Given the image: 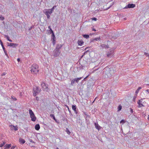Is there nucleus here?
Wrapping results in <instances>:
<instances>
[{
	"label": "nucleus",
	"instance_id": "obj_6",
	"mask_svg": "<svg viewBox=\"0 0 149 149\" xmlns=\"http://www.w3.org/2000/svg\"><path fill=\"white\" fill-rule=\"evenodd\" d=\"M60 51L57 50V49H55L53 51V55L54 56L57 57L60 54Z\"/></svg>",
	"mask_w": 149,
	"mask_h": 149
},
{
	"label": "nucleus",
	"instance_id": "obj_45",
	"mask_svg": "<svg viewBox=\"0 0 149 149\" xmlns=\"http://www.w3.org/2000/svg\"><path fill=\"white\" fill-rule=\"evenodd\" d=\"M130 111L131 112V113H133V109L131 108H130Z\"/></svg>",
	"mask_w": 149,
	"mask_h": 149
},
{
	"label": "nucleus",
	"instance_id": "obj_2",
	"mask_svg": "<svg viewBox=\"0 0 149 149\" xmlns=\"http://www.w3.org/2000/svg\"><path fill=\"white\" fill-rule=\"evenodd\" d=\"M41 89L38 86H35L33 88V94L34 96H36L37 94L41 92Z\"/></svg>",
	"mask_w": 149,
	"mask_h": 149
},
{
	"label": "nucleus",
	"instance_id": "obj_54",
	"mask_svg": "<svg viewBox=\"0 0 149 149\" xmlns=\"http://www.w3.org/2000/svg\"><path fill=\"white\" fill-rule=\"evenodd\" d=\"M5 74L4 73H3L2 74V75H4Z\"/></svg>",
	"mask_w": 149,
	"mask_h": 149
},
{
	"label": "nucleus",
	"instance_id": "obj_34",
	"mask_svg": "<svg viewBox=\"0 0 149 149\" xmlns=\"http://www.w3.org/2000/svg\"><path fill=\"white\" fill-rule=\"evenodd\" d=\"M84 115L86 116V117H89V116L88 114V113H86V112H84Z\"/></svg>",
	"mask_w": 149,
	"mask_h": 149
},
{
	"label": "nucleus",
	"instance_id": "obj_19",
	"mask_svg": "<svg viewBox=\"0 0 149 149\" xmlns=\"http://www.w3.org/2000/svg\"><path fill=\"white\" fill-rule=\"evenodd\" d=\"M82 36L84 38L87 39H88L89 38V36L88 34H82Z\"/></svg>",
	"mask_w": 149,
	"mask_h": 149
},
{
	"label": "nucleus",
	"instance_id": "obj_32",
	"mask_svg": "<svg viewBox=\"0 0 149 149\" xmlns=\"http://www.w3.org/2000/svg\"><path fill=\"white\" fill-rule=\"evenodd\" d=\"M137 96V95L135 94V96L134 97L133 99V100L134 102H135V99L136 97V96Z\"/></svg>",
	"mask_w": 149,
	"mask_h": 149
},
{
	"label": "nucleus",
	"instance_id": "obj_26",
	"mask_svg": "<svg viewBox=\"0 0 149 149\" xmlns=\"http://www.w3.org/2000/svg\"><path fill=\"white\" fill-rule=\"evenodd\" d=\"M65 131L67 132V133L68 134H70L71 133V132L69 130V129L67 128H66Z\"/></svg>",
	"mask_w": 149,
	"mask_h": 149
},
{
	"label": "nucleus",
	"instance_id": "obj_13",
	"mask_svg": "<svg viewBox=\"0 0 149 149\" xmlns=\"http://www.w3.org/2000/svg\"><path fill=\"white\" fill-rule=\"evenodd\" d=\"M84 64L81 65V67L82 69H84V68L83 67L87 66L88 64L87 62L86 61H84Z\"/></svg>",
	"mask_w": 149,
	"mask_h": 149
},
{
	"label": "nucleus",
	"instance_id": "obj_21",
	"mask_svg": "<svg viewBox=\"0 0 149 149\" xmlns=\"http://www.w3.org/2000/svg\"><path fill=\"white\" fill-rule=\"evenodd\" d=\"M61 46V45H57L55 49H57V50L60 51V49Z\"/></svg>",
	"mask_w": 149,
	"mask_h": 149
},
{
	"label": "nucleus",
	"instance_id": "obj_59",
	"mask_svg": "<svg viewBox=\"0 0 149 149\" xmlns=\"http://www.w3.org/2000/svg\"><path fill=\"white\" fill-rule=\"evenodd\" d=\"M93 34H94V33H92V34H90V35H93Z\"/></svg>",
	"mask_w": 149,
	"mask_h": 149
},
{
	"label": "nucleus",
	"instance_id": "obj_39",
	"mask_svg": "<svg viewBox=\"0 0 149 149\" xmlns=\"http://www.w3.org/2000/svg\"><path fill=\"white\" fill-rule=\"evenodd\" d=\"M5 143H6L5 142H3V143L2 144H1V145H0V147H2L3 146V145H5Z\"/></svg>",
	"mask_w": 149,
	"mask_h": 149
},
{
	"label": "nucleus",
	"instance_id": "obj_24",
	"mask_svg": "<svg viewBox=\"0 0 149 149\" xmlns=\"http://www.w3.org/2000/svg\"><path fill=\"white\" fill-rule=\"evenodd\" d=\"M141 87H139L138 89L136 90L135 92V93L136 95H137V94L139 92V91L141 89Z\"/></svg>",
	"mask_w": 149,
	"mask_h": 149
},
{
	"label": "nucleus",
	"instance_id": "obj_7",
	"mask_svg": "<svg viewBox=\"0 0 149 149\" xmlns=\"http://www.w3.org/2000/svg\"><path fill=\"white\" fill-rule=\"evenodd\" d=\"M135 6V5L134 4H129L126 6L124 9H126L128 8H134Z\"/></svg>",
	"mask_w": 149,
	"mask_h": 149
},
{
	"label": "nucleus",
	"instance_id": "obj_51",
	"mask_svg": "<svg viewBox=\"0 0 149 149\" xmlns=\"http://www.w3.org/2000/svg\"><path fill=\"white\" fill-rule=\"evenodd\" d=\"M48 28L49 29V30H50V29H52L51 28V27L50 26H48Z\"/></svg>",
	"mask_w": 149,
	"mask_h": 149
},
{
	"label": "nucleus",
	"instance_id": "obj_25",
	"mask_svg": "<svg viewBox=\"0 0 149 149\" xmlns=\"http://www.w3.org/2000/svg\"><path fill=\"white\" fill-rule=\"evenodd\" d=\"M89 51L88 50H87L85 52H84V54L83 55H82L81 57V58H80L79 60V61L81 59V58L83 57L84 56V54H86V53H87V52H89Z\"/></svg>",
	"mask_w": 149,
	"mask_h": 149
},
{
	"label": "nucleus",
	"instance_id": "obj_1",
	"mask_svg": "<svg viewBox=\"0 0 149 149\" xmlns=\"http://www.w3.org/2000/svg\"><path fill=\"white\" fill-rule=\"evenodd\" d=\"M31 73L33 74L37 73L39 71L38 65L36 64H33L31 67Z\"/></svg>",
	"mask_w": 149,
	"mask_h": 149
},
{
	"label": "nucleus",
	"instance_id": "obj_61",
	"mask_svg": "<svg viewBox=\"0 0 149 149\" xmlns=\"http://www.w3.org/2000/svg\"><path fill=\"white\" fill-rule=\"evenodd\" d=\"M3 24H5V22H3Z\"/></svg>",
	"mask_w": 149,
	"mask_h": 149
},
{
	"label": "nucleus",
	"instance_id": "obj_48",
	"mask_svg": "<svg viewBox=\"0 0 149 149\" xmlns=\"http://www.w3.org/2000/svg\"><path fill=\"white\" fill-rule=\"evenodd\" d=\"M17 61L18 62H19L20 61V59L19 58H18L17 59Z\"/></svg>",
	"mask_w": 149,
	"mask_h": 149
},
{
	"label": "nucleus",
	"instance_id": "obj_9",
	"mask_svg": "<svg viewBox=\"0 0 149 149\" xmlns=\"http://www.w3.org/2000/svg\"><path fill=\"white\" fill-rule=\"evenodd\" d=\"M101 40V38L100 37L94 38H93L91 39L90 42L91 43L92 42L97 41L98 40Z\"/></svg>",
	"mask_w": 149,
	"mask_h": 149
},
{
	"label": "nucleus",
	"instance_id": "obj_5",
	"mask_svg": "<svg viewBox=\"0 0 149 149\" xmlns=\"http://www.w3.org/2000/svg\"><path fill=\"white\" fill-rule=\"evenodd\" d=\"M143 99H141V100H138L137 101V104H138L137 107H138L139 108L142 107H144V106L142 104V100Z\"/></svg>",
	"mask_w": 149,
	"mask_h": 149
},
{
	"label": "nucleus",
	"instance_id": "obj_27",
	"mask_svg": "<svg viewBox=\"0 0 149 149\" xmlns=\"http://www.w3.org/2000/svg\"><path fill=\"white\" fill-rule=\"evenodd\" d=\"M118 111H120L122 108V107L120 105H119L118 107Z\"/></svg>",
	"mask_w": 149,
	"mask_h": 149
},
{
	"label": "nucleus",
	"instance_id": "obj_33",
	"mask_svg": "<svg viewBox=\"0 0 149 149\" xmlns=\"http://www.w3.org/2000/svg\"><path fill=\"white\" fill-rule=\"evenodd\" d=\"M50 33L52 34V35H53V34H54V32L53 31V30H52V29H50Z\"/></svg>",
	"mask_w": 149,
	"mask_h": 149
},
{
	"label": "nucleus",
	"instance_id": "obj_22",
	"mask_svg": "<svg viewBox=\"0 0 149 149\" xmlns=\"http://www.w3.org/2000/svg\"><path fill=\"white\" fill-rule=\"evenodd\" d=\"M82 78V77H80L79 78H75L74 79V80H75V81L77 82L78 83L79 81Z\"/></svg>",
	"mask_w": 149,
	"mask_h": 149
},
{
	"label": "nucleus",
	"instance_id": "obj_15",
	"mask_svg": "<svg viewBox=\"0 0 149 149\" xmlns=\"http://www.w3.org/2000/svg\"><path fill=\"white\" fill-rule=\"evenodd\" d=\"M10 44V46L12 47H15L16 46H17L18 45V44H17L14 43H11Z\"/></svg>",
	"mask_w": 149,
	"mask_h": 149
},
{
	"label": "nucleus",
	"instance_id": "obj_36",
	"mask_svg": "<svg viewBox=\"0 0 149 149\" xmlns=\"http://www.w3.org/2000/svg\"><path fill=\"white\" fill-rule=\"evenodd\" d=\"M109 53L111 54V53H112V54H113V53L114 52V51H113V50L112 49V50H110V51H109Z\"/></svg>",
	"mask_w": 149,
	"mask_h": 149
},
{
	"label": "nucleus",
	"instance_id": "obj_20",
	"mask_svg": "<svg viewBox=\"0 0 149 149\" xmlns=\"http://www.w3.org/2000/svg\"><path fill=\"white\" fill-rule=\"evenodd\" d=\"M50 116L51 117H52V118H53V119L55 120V121H56V122H57V120L56 119L55 116H54V114H50Z\"/></svg>",
	"mask_w": 149,
	"mask_h": 149
},
{
	"label": "nucleus",
	"instance_id": "obj_28",
	"mask_svg": "<svg viewBox=\"0 0 149 149\" xmlns=\"http://www.w3.org/2000/svg\"><path fill=\"white\" fill-rule=\"evenodd\" d=\"M75 81V80H74V79L72 80L71 81V85L72 86H73V84L74 83Z\"/></svg>",
	"mask_w": 149,
	"mask_h": 149
},
{
	"label": "nucleus",
	"instance_id": "obj_43",
	"mask_svg": "<svg viewBox=\"0 0 149 149\" xmlns=\"http://www.w3.org/2000/svg\"><path fill=\"white\" fill-rule=\"evenodd\" d=\"M67 108L68 109V111L70 112V113H71V111L70 110L69 107L68 106H66Z\"/></svg>",
	"mask_w": 149,
	"mask_h": 149
},
{
	"label": "nucleus",
	"instance_id": "obj_63",
	"mask_svg": "<svg viewBox=\"0 0 149 149\" xmlns=\"http://www.w3.org/2000/svg\"><path fill=\"white\" fill-rule=\"evenodd\" d=\"M147 85H148V86H149V84H147Z\"/></svg>",
	"mask_w": 149,
	"mask_h": 149
},
{
	"label": "nucleus",
	"instance_id": "obj_23",
	"mask_svg": "<svg viewBox=\"0 0 149 149\" xmlns=\"http://www.w3.org/2000/svg\"><path fill=\"white\" fill-rule=\"evenodd\" d=\"M52 40H56V37L54 34L52 35Z\"/></svg>",
	"mask_w": 149,
	"mask_h": 149
},
{
	"label": "nucleus",
	"instance_id": "obj_38",
	"mask_svg": "<svg viewBox=\"0 0 149 149\" xmlns=\"http://www.w3.org/2000/svg\"><path fill=\"white\" fill-rule=\"evenodd\" d=\"M5 37H6L7 38V39L9 40V39H10V37L9 36H7L6 35H5Z\"/></svg>",
	"mask_w": 149,
	"mask_h": 149
},
{
	"label": "nucleus",
	"instance_id": "obj_30",
	"mask_svg": "<svg viewBox=\"0 0 149 149\" xmlns=\"http://www.w3.org/2000/svg\"><path fill=\"white\" fill-rule=\"evenodd\" d=\"M56 7V6H54L51 9H49L50 10H51V11L53 12V11H54L55 7Z\"/></svg>",
	"mask_w": 149,
	"mask_h": 149
},
{
	"label": "nucleus",
	"instance_id": "obj_50",
	"mask_svg": "<svg viewBox=\"0 0 149 149\" xmlns=\"http://www.w3.org/2000/svg\"><path fill=\"white\" fill-rule=\"evenodd\" d=\"M92 30H93V31H96V29H92Z\"/></svg>",
	"mask_w": 149,
	"mask_h": 149
},
{
	"label": "nucleus",
	"instance_id": "obj_62",
	"mask_svg": "<svg viewBox=\"0 0 149 149\" xmlns=\"http://www.w3.org/2000/svg\"><path fill=\"white\" fill-rule=\"evenodd\" d=\"M31 27L30 29H29V30H30L31 29Z\"/></svg>",
	"mask_w": 149,
	"mask_h": 149
},
{
	"label": "nucleus",
	"instance_id": "obj_10",
	"mask_svg": "<svg viewBox=\"0 0 149 149\" xmlns=\"http://www.w3.org/2000/svg\"><path fill=\"white\" fill-rule=\"evenodd\" d=\"M0 44L2 47V48H3L5 53L6 54V51L5 50V48L3 45V43L2 41L0 40Z\"/></svg>",
	"mask_w": 149,
	"mask_h": 149
},
{
	"label": "nucleus",
	"instance_id": "obj_17",
	"mask_svg": "<svg viewBox=\"0 0 149 149\" xmlns=\"http://www.w3.org/2000/svg\"><path fill=\"white\" fill-rule=\"evenodd\" d=\"M78 43L79 45H82L84 43V42L82 40H78Z\"/></svg>",
	"mask_w": 149,
	"mask_h": 149
},
{
	"label": "nucleus",
	"instance_id": "obj_35",
	"mask_svg": "<svg viewBox=\"0 0 149 149\" xmlns=\"http://www.w3.org/2000/svg\"><path fill=\"white\" fill-rule=\"evenodd\" d=\"M91 19L93 20L96 21L97 20V18L96 17H92L91 18Z\"/></svg>",
	"mask_w": 149,
	"mask_h": 149
},
{
	"label": "nucleus",
	"instance_id": "obj_11",
	"mask_svg": "<svg viewBox=\"0 0 149 149\" xmlns=\"http://www.w3.org/2000/svg\"><path fill=\"white\" fill-rule=\"evenodd\" d=\"M72 109L74 111L76 114H77V112L76 110L77 107L75 105H72Z\"/></svg>",
	"mask_w": 149,
	"mask_h": 149
},
{
	"label": "nucleus",
	"instance_id": "obj_12",
	"mask_svg": "<svg viewBox=\"0 0 149 149\" xmlns=\"http://www.w3.org/2000/svg\"><path fill=\"white\" fill-rule=\"evenodd\" d=\"M19 142L21 144H23L25 143V141L24 139L20 138L19 139Z\"/></svg>",
	"mask_w": 149,
	"mask_h": 149
},
{
	"label": "nucleus",
	"instance_id": "obj_52",
	"mask_svg": "<svg viewBox=\"0 0 149 149\" xmlns=\"http://www.w3.org/2000/svg\"><path fill=\"white\" fill-rule=\"evenodd\" d=\"M146 91L147 92H149V89H147V90H146Z\"/></svg>",
	"mask_w": 149,
	"mask_h": 149
},
{
	"label": "nucleus",
	"instance_id": "obj_58",
	"mask_svg": "<svg viewBox=\"0 0 149 149\" xmlns=\"http://www.w3.org/2000/svg\"><path fill=\"white\" fill-rule=\"evenodd\" d=\"M148 119L149 120V115H148Z\"/></svg>",
	"mask_w": 149,
	"mask_h": 149
},
{
	"label": "nucleus",
	"instance_id": "obj_31",
	"mask_svg": "<svg viewBox=\"0 0 149 149\" xmlns=\"http://www.w3.org/2000/svg\"><path fill=\"white\" fill-rule=\"evenodd\" d=\"M11 146V144H7L6 145V147L8 148H10Z\"/></svg>",
	"mask_w": 149,
	"mask_h": 149
},
{
	"label": "nucleus",
	"instance_id": "obj_8",
	"mask_svg": "<svg viewBox=\"0 0 149 149\" xmlns=\"http://www.w3.org/2000/svg\"><path fill=\"white\" fill-rule=\"evenodd\" d=\"M41 86L44 90H46L48 88L47 85H46V84L44 82H42L41 84Z\"/></svg>",
	"mask_w": 149,
	"mask_h": 149
},
{
	"label": "nucleus",
	"instance_id": "obj_64",
	"mask_svg": "<svg viewBox=\"0 0 149 149\" xmlns=\"http://www.w3.org/2000/svg\"><path fill=\"white\" fill-rule=\"evenodd\" d=\"M87 120V119H86V121Z\"/></svg>",
	"mask_w": 149,
	"mask_h": 149
},
{
	"label": "nucleus",
	"instance_id": "obj_57",
	"mask_svg": "<svg viewBox=\"0 0 149 149\" xmlns=\"http://www.w3.org/2000/svg\"><path fill=\"white\" fill-rule=\"evenodd\" d=\"M30 141L31 142H33V141H32V140H31V141Z\"/></svg>",
	"mask_w": 149,
	"mask_h": 149
},
{
	"label": "nucleus",
	"instance_id": "obj_14",
	"mask_svg": "<svg viewBox=\"0 0 149 149\" xmlns=\"http://www.w3.org/2000/svg\"><path fill=\"white\" fill-rule=\"evenodd\" d=\"M95 126V128L98 129V130L100 129V127L98 125L97 123H94Z\"/></svg>",
	"mask_w": 149,
	"mask_h": 149
},
{
	"label": "nucleus",
	"instance_id": "obj_40",
	"mask_svg": "<svg viewBox=\"0 0 149 149\" xmlns=\"http://www.w3.org/2000/svg\"><path fill=\"white\" fill-rule=\"evenodd\" d=\"M52 41L53 45H54L56 43V40H52Z\"/></svg>",
	"mask_w": 149,
	"mask_h": 149
},
{
	"label": "nucleus",
	"instance_id": "obj_55",
	"mask_svg": "<svg viewBox=\"0 0 149 149\" xmlns=\"http://www.w3.org/2000/svg\"><path fill=\"white\" fill-rule=\"evenodd\" d=\"M15 148V147L14 146H13V147H12V148L13 149H14V148Z\"/></svg>",
	"mask_w": 149,
	"mask_h": 149
},
{
	"label": "nucleus",
	"instance_id": "obj_49",
	"mask_svg": "<svg viewBox=\"0 0 149 149\" xmlns=\"http://www.w3.org/2000/svg\"><path fill=\"white\" fill-rule=\"evenodd\" d=\"M14 129L15 130H16V131L17 130H18V129L17 128L15 127L14 128Z\"/></svg>",
	"mask_w": 149,
	"mask_h": 149
},
{
	"label": "nucleus",
	"instance_id": "obj_44",
	"mask_svg": "<svg viewBox=\"0 0 149 149\" xmlns=\"http://www.w3.org/2000/svg\"><path fill=\"white\" fill-rule=\"evenodd\" d=\"M13 96H11V98H12V99H13L15 101L16 100H17L16 98L15 97L13 98Z\"/></svg>",
	"mask_w": 149,
	"mask_h": 149
},
{
	"label": "nucleus",
	"instance_id": "obj_53",
	"mask_svg": "<svg viewBox=\"0 0 149 149\" xmlns=\"http://www.w3.org/2000/svg\"><path fill=\"white\" fill-rule=\"evenodd\" d=\"M8 41H9L10 42H12V40L10 39Z\"/></svg>",
	"mask_w": 149,
	"mask_h": 149
},
{
	"label": "nucleus",
	"instance_id": "obj_41",
	"mask_svg": "<svg viewBox=\"0 0 149 149\" xmlns=\"http://www.w3.org/2000/svg\"><path fill=\"white\" fill-rule=\"evenodd\" d=\"M89 76V75H88L86 77H85L84 79V80L85 81H86V79Z\"/></svg>",
	"mask_w": 149,
	"mask_h": 149
},
{
	"label": "nucleus",
	"instance_id": "obj_42",
	"mask_svg": "<svg viewBox=\"0 0 149 149\" xmlns=\"http://www.w3.org/2000/svg\"><path fill=\"white\" fill-rule=\"evenodd\" d=\"M39 98L38 97H36L35 98V100H37V101H38V100H39Z\"/></svg>",
	"mask_w": 149,
	"mask_h": 149
},
{
	"label": "nucleus",
	"instance_id": "obj_4",
	"mask_svg": "<svg viewBox=\"0 0 149 149\" xmlns=\"http://www.w3.org/2000/svg\"><path fill=\"white\" fill-rule=\"evenodd\" d=\"M29 113L31 118V120L33 121H35L36 120V117L35 116L34 113L31 109H29Z\"/></svg>",
	"mask_w": 149,
	"mask_h": 149
},
{
	"label": "nucleus",
	"instance_id": "obj_16",
	"mask_svg": "<svg viewBox=\"0 0 149 149\" xmlns=\"http://www.w3.org/2000/svg\"><path fill=\"white\" fill-rule=\"evenodd\" d=\"M40 125L39 124H36L35 127V129L37 130H39L40 129Z\"/></svg>",
	"mask_w": 149,
	"mask_h": 149
},
{
	"label": "nucleus",
	"instance_id": "obj_3",
	"mask_svg": "<svg viewBox=\"0 0 149 149\" xmlns=\"http://www.w3.org/2000/svg\"><path fill=\"white\" fill-rule=\"evenodd\" d=\"M44 13L47 16V18L48 19L49 18L50 16L49 15L51 14L52 13V12L51 11V10L49 9H45L44 11Z\"/></svg>",
	"mask_w": 149,
	"mask_h": 149
},
{
	"label": "nucleus",
	"instance_id": "obj_47",
	"mask_svg": "<svg viewBox=\"0 0 149 149\" xmlns=\"http://www.w3.org/2000/svg\"><path fill=\"white\" fill-rule=\"evenodd\" d=\"M104 47L106 48H109V47H108V46L107 45H104Z\"/></svg>",
	"mask_w": 149,
	"mask_h": 149
},
{
	"label": "nucleus",
	"instance_id": "obj_18",
	"mask_svg": "<svg viewBox=\"0 0 149 149\" xmlns=\"http://www.w3.org/2000/svg\"><path fill=\"white\" fill-rule=\"evenodd\" d=\"M113 55V54H112V53L111 54L109 53V52H108L107 54V56L108 57H111Z\"/></svg>",
	"mask_w": 149,
	"mask_h": 149
},
{
	"label": "nucleus",
	"instance_id": "obj_29",
	"mask_svg": "<svg viewBox=\"0 0 149 149\" xmlns=\"http://www.w3.org/2000/svg\"><path fill=\"white\" fill-rule=\"evenodd\" d=\"M5 18L4 17H3L2 15H0V19L1 20H3Z\"/></svg>",
	"mask_w": 149,
	"mask_h": 149
},
{
	"label": "nucleus",
	"instance_id": "obj_60",
	"mask_svg": "<svg viewBox=\"0 0 149 149\" xmlns=\"http://www.w3.org/2000/svg\"><path fill=\"white\" fill-rule=\"evenodd\" d=\"M124 19H125V20H126V18H124Z\"/></svg>",
	"mask_w": 149,
	"mask_h": 149
},
{
	"label": "nucleus",
	"instance_id": "obj_46",
	"mask_svg": "<svg viewBox=\"0 0 149 149\" xmlns=\"http://www.w3.org/2000/svg\"><path fill=\"white\" fill-rule=\"evenodd\" d=\"M11 43H9V42H7V45L8 46H10V44Z\"/></svg>",
	"mask_w": 149,
	"mask_h": 149
},
{
	"label": "nucleus",
	"instance_id": "obj_37",
	"mask_svg": "<svg viewBox=\"0 0 149 149\" xmlns=\"http://www.w3.org/2000/svg\"><path fill=\"white\" fill-rule=\"evenodd\" d=\"M125 122V121L124 120H122L120 122V123H122V124H124Z\"/></svg>",
	"mask_w": 149,
	"mask_h": 149
},
{
	"label": "nucleus",
	"instance_id": "obj_56",
	"mask_svg": "<svg viewBox=\"0 0 149 149\" xmlns=\"http://www.w3.org/2000/svg\"><path fill=\"white\" fill-rule=\"evenodd\" d=\"M88 48V47H87L85 49H84V50H86V49H87V48Z\"/></svg>",
	"mask_w": 149,
	"mask_h": 149
}]
</instances>
